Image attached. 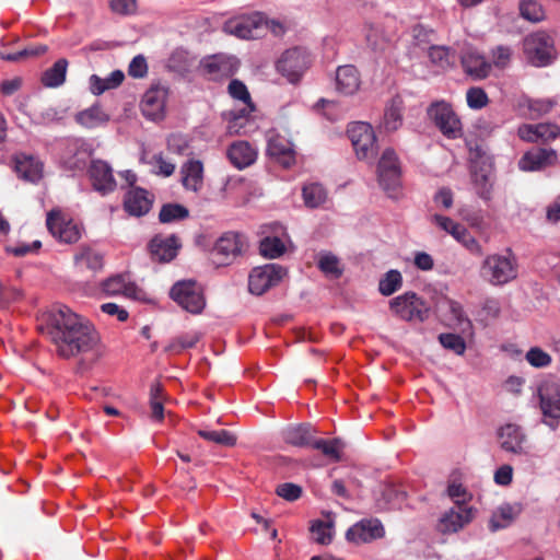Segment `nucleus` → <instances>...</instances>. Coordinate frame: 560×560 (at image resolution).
<instances>
[{"label": "nucleus", "mask_w": 560, "mask_h": 560, "mask_svg": "<svg viewBox=\"0 0 560 560\" xmlns=\"http://www.w3.org/2000/svg\"><path fill=\"white\" fill-rule=\"evenodd\" d=\"M45 329L60 358L88 357L80 364L91 366L104 354L95 327L66 305H54L47 312Z\"/></svg>", "instance_id": "obj_1"}, {"label": "nucleus", "mask_w": 560, "mask_h": 560, "mask_svg": "<svg viewBox=\"0 0 560 560\" xmlns=\"http://www.w3.org/2000/svg\"><path fill=\"white\" fill-rule=\"evenodd\" d=\"M348 137L359 160L369 164L376 163V174L380 186H383L385 149L382 148L374 129L368 122L357 121L349 125Z\"/></svg>", "instance_id": "obj_2"}, {"label": "nucleus", "mask_w": 560, "mask_h": 560, "mask_svg": "<svg viewBox=\"0 0 560 560\" xmlns=\"http://www.w3.org/2000/svg\"><path fill=\"white\" fill-rule=\"evenodd\" d=\"M518 276V262L511 248L503 254L486 256L480 266V277L491 285L501 287L514 281Z\"/></svg>", "instance_id": "obj_3"}, {"label": "nucleus", "mask_w": 560, "mask_h": 560, "mask_svg": "<svg viewBox=\"0 0 560 560\" xmlns=\"http://www.w3.org/2000/svg\"><path fill=\"white\" fill-rule=\"evenodd\" d=\"M523 51L526 60L535 67H546L557 57L555 39L545 31L528 34L523 39Z\"/></svg>", "instance_id": "obj_4"}, {"label": "nucleus", "mask_w": 560, "mask_h": 560, "mask_svg": "<svg viewBox=\"0 0 560 560\" xmlns=\"http://www.w3.org/2000/svg\"><path fill=\"white\" fill-rule=\"evenodd\" d=\"M247 238L236 231L224 232L211 249V258L217 267L232 265L247 248Z\"/></svg>", "instance_id": "obj_5"}, {"label": "nucleus", "mask_w": 560, "mask_h": 560, "mask_svg": "<svg viewBox=\"0 0 560 560\" xmlns=\"http://www.w3.org/2000/svg\"><path fill=\"white\" fill-rule=\"evenodd\" d=\"M171 299L186 312L198 315L206 307V296L200 284L195 280H180L173 284Z\"/></svg>", "instance_id": "obj_6"}, {"label": "nucleus", "mask_w": 560, "mask_h": 560, "mask_svg": "<svg viewBox=\"0 0 560 560\" xmlns=\"http://www.w3.org/2000/svg\"><path fill=\"white\" fill-rule=\"evenodd\" d=\"M392 312L400 319L422 323L429 317L430 306L416 293L406 292L390 301Z\"/></svg>", "instance_id": "obj_7"}, {"label": "nucleus", "mask_w": 560, "mask_h": 560, "mask_svg": "<svg viewBox=\"0 0 560 560\" xmlns=\"http://www.w3.org/2000/svg\"><path fill=\"white\" fill-rule=\"evenodd\" d=\"M428 116L448 139L462 136L460 120L448 103L444 101L432 103L428 108Z\"/></svg>", "instance_id": "obj_8"}, {"label": "nucleus", "mask_w": 560, "mask_h": 560, "mask_svg": "<svg viewBox=\"0 0 560 560\" xmlns=\"http://www.w3.org/2000/svg\"><path fill=\"white\" fill-rule=\"evenodd\" d=\"M223 28L241 39H255L262 35L267 25L260 13H254L231 19L224 23Z\"/></svg>", "instance_id": "obj_9"}, {"label": "nucleus", "mask_w": 560, "mask_h": 560, "mask_svg": "<svg viewBox=\"0 0 560 560\" xmlns=\"http://www.w3.org/2000/svg\"><path fill=\"white\" fill-rule=\"evenodd\" d=\"M285 273V269L276 264L256 267L249 273L248 290L253 294L261 295L270 288L277 285Z\"/></svg>", "instance_id": "obj_10"}, {"label": "nucleus", "mask_w": 560, "mask_h": 560, "mask_svg": "<svg viewBox=\"0 0 560 560\" xmlns=\"http://www.w3.org/2000/svg\"><path fill=\"white\" fill-rule=\"evenodd\" d=\"M46 225L50 234L60 243L73 244L81 238V226L66 217L59 210L47 214Z\"/></svg>", "instance_id": "obj_11"}, {"label": "nucleus", "mask_w": 560, "mask_h": 560, "mask_svg": "<svg viewBox=\"0 0 560 560\" xmlns=\"http://www.w3.org/2000/svg\"><path fill=\"white\" fill-rule=\"evenodd\" d=\"M308 65L310 58L306 51L295 47L282 54L277 62V70L291 83H295L308 68Z\"/></svg>", "instance_id": "obj_12"}, {"label": "nucleus", "mask_w": 560, "mask_h": 560, "mask_svg": "<svg viewBox=\"0 0 560 560\" xmlns=\"http://www.w3.org/2000/svg\"><path fill=\"white\" fill-rule=\"evenodd\" d=\"M88 175L93 189L103 196L113 192L117 187L113 167L104 160H91Z\"/></svg>", "instance_id": "obj_13"}, {"label": "nucleus", "mask_w": 560, "mask_h": 560, "mask_svg": "<svg viewBox=\"0 0 560 560\" xmlns=\"http://www.w3.org/2000/svg\"><path fill=\"white\" fill-rule=\"evenodd\" d=\"M168 88L160 82L153 83L144 93L140 107L144 117L151 120L164 117Z\"/></svg>", "instance_id": "obj_14"}, {"label": "nucleus", "mask_w": 560, "mask_h": 560, "mask_svg": "<svg viewBox=\"0 0 560 560\" xmlns=\"http://www.w3.org/2000/svg\"><path fill=\"white\" fill-rule=\"evenodd\" d=\"M538 395L544 422L555 429V421L560 419V386L556 383H545L539 387Z\"/></svg>", "instance_id": "obj_15"}, {"label": "nucleus", "mask_w": 560, "mask_h": 560, "mask_svg": "<svg viewBox=\"0 0 560 560\" xmlns=\"http://www.w3.org/2000/svg\"><path fill=\"white\" fill-rule=\"evenodd\" d=\"M180 247V241L175 234L168 236L158 234L148 244L150 257L156 262L172 261L177 256Z\"/></svg>", "instance_id": "obj_16"}, {"label": "nucleus", "mask_w": 560, "mask_h": 560, "mask_svg": "<svg viewBox=\"0 0 560 560\" xmlns=\"http://www.w3.org/2000/svg\"><path fill=\"white\" fill-rule=\"evenodd\" d=\"M92 154L93 149L86 142L78 139L70 140L61 155L62 165L69 171H83Z\"/></svg>", "instance_id": "obj_17"}, {"label": "nucleus", "mask_w": 560, "mask_h": 560, "mask_svg": "<svg viewBox=\"0 0 560 560\" xmlns=\"http://www.w3.org/2000/svg\"><path fill=\"white\" fill-rule=\"evenodd\" d=\"M472 518V509L456 501L455 505L442 515L438 528L443 534L456 533L471 522Z\"/></svg>", "instance_id": "obj_18"}, {"label": "nucleus", "mask_w": 560, "mask_h": 560, "mask_svg": "<svg viewBox=\"0 0 560 560\" xmlns=\"http://www.w3.org/2000/svg\"><path fill=\"white\" fill-rule=\"evenodd\" d=\"M383 535L384 527L380 520L363 518L347 530L346 539L354 544H366L382 538Z\"/></svg>", "instance_id": "obj_19"}, {"label": "nucleus", "mask_w": 560, "mask_h": 560, "mask_svg": "<svg viewBox=\"0 0 560 560\" xmlns=\"http://www.w3.org/2000/svg\"><path fill=\"white\" fill-rule=\"evenodd\" d=\"M387 198L395 201L405 197L400 161L393 149L387 148Z\"/></svg>", "instance_id": "obj_20"}, {"label": "nucleus", "mask_w": 560, "mask_h": 560, "mask_svg": "<svg viewBox=\"0 0 560 560\" xmlns=\"http://www.w3.org/2000/svg\"><path fill=\"white\" fill-rule=\"evenodd\" d=\"M14 171L18 176L30 183H37L43 177L44 164L34 155L16 153L13 156Z\"/></svg>", "instance_id": "obj_21"}, {"label": "nucleus", "mask_w": 560, "mask_h": 560, "mask_svg": "<svg viewBox=\"0 0 560 560\" xmlns=\"http://www.w3.org/2000/svg\"><path fill=\"white\" fill-rule=\"evenodd\" d=\"M267 153L285 168L295 163V151L292 143L279 133H272L268 138Z\"/></svg>", "instance_id": "obj_22"}, {"label": "nucleus", "mask_w": 560, "mask_h": 560, "mask_svg": "<svg viewBox=\"0 0 560 560\" xmlns=\"http://www.w3.org/2000/svg\"><path fill=\"white\" fill-rule=\"evenodd\" d=\"M316 430L310 423L290 424L281 431L284 443L295 447H311Z\"/></svg>", "instance_id": "obj_23"}, {"label": "nucleus", "mask_w": 560, "mask_h": 560, "mask_svg": "<svg viewBox=\"0 0 560 560\" xmlns=\"http://www.w3.org/2000/svg\"><path fill=\"white\" fill-rule=\"evenodd\" d=\"M557 160L552 149L537 148L526 152L518 161V167L525 172L539 171Z\"/></svg>", "instance_id": "obj_24"}, {"label": "nucleus", "mask_w": 560, "mask_h": 560, "mask_svg": "<svg viewBox=\"0 0 560 560\" xmlns=\"http://www.w3.org/2000/svg\"><path fill=\"white\" fill-rule=\"evenodd\" d=\"M499 439L501 447L510 453L524 454V442L526 435L522 431V428L514 423H508L500 428Z\"/></svg>", "instance_id": "obj_25"}, {"label": "nucleus", "mask_w": 560, "mask_h": 560, "mask_svg": "<svg viewBox=\"0 0 560 560\" xmlns=\"http://www.w3.org/2000/svg\"><path fill=\"white\" fill-rule=\"evenodd\" d=\"M226 154L233 166L238 170L250 166L257 159L256 149L249 142L244 140L231 143Z\"/></svg>", "instance_id": "obj_26"}, {"label": "nucleus", "mask_w": 560, "mask_h": 560, "mask_svg": "<svg viewBox=\"0 0 560 560\" xmlns=\"http://www.w3.org/2000/svg\"><path fill=\"white\" fill-rule=\"evenodd\" d=\"M465 73L475 80H482L489 75L491 66L485 57L477 51L467 50L460 57Z\"/></svg>", "instance_id": "obj_27"}, {"label": "nucleus", "mask_w": 560, "mask_h": 560, "mask_svg": "<svg viewBox=\"0 0 560 560\" xmlns=\"http://www.w3.org/2000/svg\"><path fill=\"white\" fill-rule=\"evenodd\" d=\"M152 201L148 197V191L142 188L130 189L124 199L125 210L135 217H141L151 209Z\"/></svg>", "instance_id": "obj_28"}, {"label": "nucleus", "mask_w": 560, "mask_h": 560, "mask_svg": "<svg viewBox=\"0 0 560 560\" xmlns=\"http://www.w3.org/2000/svg\"><path fill=\"white\" fill-rule=\"evenodd\" d=\"M336 86L338 92L345 95L354 94L360 86V75L352 65L338 67L336 71Z\"/></svg>", "instance_id": "obj_29"}, {"label": "nucleus", "mask_w": 560, "mask_h": 560, "mask_svg": "<svg viewBox=\"0 0 560 560\" xmlns=\"http://www.w3.org/2000/svg\"><path fill=\"white\" fill-rule=\"evenodd\" d=\"M74 265L79 271L90 270L95 273L103 268L104 256L93 247L82 246L74 255Z\"/></svg>", "instance_id": "obj_30"}, {"label": "nucleus", "mask_w": 560, "mask_h": 560, "mask_svg": "<svg viewBox=\"0 0 560 560\" xmlns=\"http://www.w3.org/2000/svg\"><path fill=\"white\" fill-rule=\"evenodd\" d=\"M125 80V73L121 70H114L108 77L101 78L92 74L89 79L90 91L94 95H101L106 91L113 90L121 85Z\"/></svg>", "instance_id": "obj_31"}, {"label": "nucleus", "mask_w": 560, "mask_h": 560, "mask_svg": "<svg viewBox=\"0 0 560 560\" xmlns=\"http://www.w3.org/2000/svg\"><path fill=\"white\" fill-rule=\"evenodd\" d=\"M183 185L186 189L198 191L203 184V165L198 160L188 161L182 168Z\"/></svg>", "instance_id": "obj_32"}, {"label": "nucleus", "mask_w": 560, "mask_h": 560, "mask_svg": "<svg viewBox=\"0 0 560 560\" xmlns=\"http://www.w3.org/2000/svg\"><path fill=\"white\" fill-rule=\"evenodd\" d=\"M311 447L318 450L329 460L337 463L341 459V452L345 447L343 442L340 439H317L316 436L311 444Z\"/></svg>", "instance_id": "obj_33"}, {"label": "nucleus", "mask_w": 560, "mask_h": 560, "mask_svg": "<svg viewBox=\"0 0 560 560\" xmlns=\"http://www.w3.org/2000/svg\"><path fill=\"white\" fill-rule=\"evenodd\" d=\"M68 61L65 58L58 59L50 68H48L42 77V82L47 88H57L66 80Z\"/></svg>", "instance_id": "obj_34"}, {"label": "nucleus", "mask_w": 560, "mask_h": 560, "mask_svg": "<svg viewBox=\"0 0 560 560\" xmlns=\"http://www.w3.org/2000/svg\"><path fill=\"white\" fill-rule=\"evenodd\" d=\"M302 197L307 208L320 207L327 199V191L319 183H308L302 188Z\"/></svg>", "instance_id": "obj_35"}, {"label": "nucleus", "mask_w": 560, "mask_h": 560, "mask_svg": "<svg viewBox=\"0 0 560 560\" xmlns=\"http://www.w3.org/2000/svg\"><path fill=\"white\" fill-rule=\"evenodd\" d=\"M108 119V115L104 113L98 104H94L75 115L77 122L86 128H93Z\"/></svg>", "instance_id": "obj_36"}, {"label": "nucleus", "mask_w": 560, "mask_h": 560, "mask_svg": "<svg viewBox=\"0 0 560 560\" xmlns=\"http://www.w3.org/2000/svg\"><path fill=\"white\" fill-rule=\"evenodd\" d=\"M471 179L479 197L485 200H489L492 189L490 171L487 167L474 168L471 172Z\"/></svg>", "instance_id": "obj_37"}, {"label": "nucleus", "mask_w": 560, "mask_h": 560, "mask_svg": "<svg viewBox=\"0 0 560 560\" xmlns=\"http://www.w3.org/2000/svg\"><path fill=\"white\" fill-rule=\"evenodd\" d=\"M520 16L532 23H539L546 19V12L540 2L537 0H520Z\"/></svg>", "instance_id": "obj_38"}, {"label": "nucleus", "mask_w": 560, "mask_h": 560, "mask_svg": "<svg viewBox=\"0 0 560 560\" xmlns=\"http://www.w3.org/2000/svg\"><path fill=\"white\" fill-rule=\"evenodd\" d=\"M405 103L400 95H395L387 107V132L396 131L402 126Z\"/></svg>", "instance_id": "obj_39"}, {"label": "nucleus", "mask_w": 560, "mask_h": 560, "mask_svg": "<svg viewBox=\"0 0 560 560\" xmlns=\"http://www.w3.org/2000/svg\"><path fill=\"white\" fill-rule=\"evenodd\" d=\"M103 291L108 295L124 294L130 296L135 292V287L128 283L120 275L110 277L102 283Z\"/></svg>", "instance_id": "obj_40"}, {"label": "nucleus", "mask_w": 560, "mask_h": 560, "mask_svg": "<svg viewBox=\"0 0 560 560\" xmlns=\"http://www.w3.org/2000/svg\"><path fill=\"white\" fill-rule=\"evenodd\" d=\"M189 217V210L179 203H165L162 206L159 220L161 223L183 221Z\"/></svg>", "instance_id": "obj_41"}, {"label": "nucleus", "mask_w": 560, "mask_h": 560, "mask_svg": "<svg viewBox=\"0 0 560 560\" xmlns=\"http://www.w3.org/2000/svg\"><path fill=\"white\" fill-rule=\"evenodd\" d=\"M318 269L327 277L338 279L342 276V268L337 256L331 253L322 254L317 261Z\"/></svg>", "instance_id": "obj_42"}, {"label": "nucleus", "mask_w": 560, "mask_h": 560, "mask_svg": "<svg viewBox=\"0 0 560 560\" xmlns=\"http://www.w3.org/2000/svg\"><path fill=\"white\" fill-rule=\"evenodd\" d=\"M198 435L206 441L222 445L234 446L236 436L228 430H198Z\"/></svg>", "instance_id": "obj_43"}, {"label": "nucleus", "mask_w": 560, "mask_h": 560, "mask_svg": "<svg viewBox=\"0 0 560 560\" xmlns=\"http://www.w3.org/2000/svg\"><path fill=\"white\" fill-rule=\"evenodd\" d=\"M429 58L433 65L442 69H447L455 62V55L445 46H431Z\"/></svg>", "instance_id": "obj_44"}, {"label": "nucleus", "mask_w": 560, "mask_h": 560, "mask_svg": "<svg viewBox=\"0 0 560 560\" xmlns=\"http://www.w3.org/2000/svg\"><path fill=\"white\" fill-rule=\"evenodd\" d=\"M453 237L460 243L470 254L475 256H482L483 248L480 243L471 235V233L464 226L460 225L453 235Z\"/></svg>", "instance_id": "obj_45"}, {"label": "nucleus", "mask_w": 560, "mask_h": 560, "mask_svg": "<svg viewBox=\"0 0 560 560\" xmlns=\"http://www.w3.org/2000/svg\"><path fill=\"white\" fill-rule=\"evenodd\" d=\"M200 340V334L189 332L183 334L174 338L165 348L166 352L180 353L185 349L194 348Z\"/></svg>", "instance_id": "obj_46"}, {"label": "nucleus", "mask_w": 560, "mask_h": 560, "mask_svg": "<svg viewBox=\"0 0 560 560\" xmlns=\"http://www.w3.org/2000/svg\"><path fill=\"white\" fill-rule=\"evenodd\" d=\"M334 522L316 520L312 523L310 530L315 536V541L320 545H329L332 540Z\"/></svg>", "instance_id": "obj_47"}, {"label": "nucleus", "mask_w": 560, "mask_h": 560, "mask_svg": "<svg viewBox=\"0 0 560 560\" xmlns=\"http://www.w3.org/2000/svg\"><path fill=\"white\" fill-rule=\"evenodd\" d=\"M285 250L283 242L279 237H265L260 241L259 252L264 257L273 259L280 257Z\"/></svg>", "instance_id": "obj_48"}, {"label": "nucleus", "mask_w": 560, "mask_h": 560, "mask_svg": "<svg viewBox=\"0 0 560 560\" xmlns=\"http://www.w3.org/2000/svg\"><path fill=\"white\" fill-rule=\"evenodd\" d=\"M47 50H48V47L43 44L30 45L22 50H19V51L12 52V54H8V55H3L2 59L8 60V61H20L22 59H26L30 57H36V56L44 55Z\"/></svg>", "instance_id": "obj_49"}, {"label": "nucleus", "mask_w": 560, "mask_h": 560, "mask_svg": "<svg viewBox=\"0 0 560 560\" xmlns=\"http://www.w3.org/2000/svg\"><path fill=\"white\" fill-rule=\"evenodd\" d=\"M513 520L512 508L510 505L500 506L498 512L494 513L489 522V527L492 532L505 528Z\"/></svg>", "instance_id": "obj_50"}, {"label": "nucleus", "mask_w": 560, "mask_h": 560, "mask_svg": "<svg viewBox=\"0 0 560 560\" xmlns=\"http://www.w3.org/2000/svg\"><path fill=\"white\" fill-rule=\"evenodd\" d=\"M439 341L445 349H448L458 355L464 354L466 350L465 340L456 334H440Z\"/></svg>", "instance_id": "obj_51"}, {"label": "nucleus", "mask_w": 560, "mask_h": 560, "mask_svg": "<svg viewBox=\"0 0 560 560\" xmlns=\"http://www.w3.org/2000/svg\"><path fill=\"white\" fill-rule=\"evenodd\" d=\"M450 313L455 325L464 332L471 328V322L459 302L450 301Z\"/></svg>", "instance_id": "obj_52"}, {"label": "nucleus", "mask_w": 560, "mask_h": 560, "mask_svg": "<svg viewBox=\"0 0 560 560\" xmlns=\"http://www.w3.org/2000/svg\"><path fill=\"white\" fill-rule=\"evenodd\" d=\"M467 105L471 109H481L489 103L487 93L481 88H470L466 93Z\"/></svg>", "instance_id": "obj_53"}, {"label": "nucleus", "mask_w": 560, "mask_h": 560, "mask_svg": "<svg viewBox=\"0 0 560 560\" xmlns=\"http://www.w3.org/2000/svg\"><path fill=\"white\" fill-rule=\"evenodd\" d=\"M526 360L534 368H546L551 363L550 354L538 347H533L527 351Z\"/></svg>", "instance_id": "obj_54"}, {"label": "nucleus", "mask_w": 560, "mask_h": 560, "mask_svg": "<svg viewBox=\"0 0 560 560\" xmlns=\"http://www.w3.org/2000/svg\"><path fill=\"white\" fill-rule=\"evenodd\" d=\"M202 68L206 73L209 74L213 80L230 75L226 69V65L220 61L218 58H212L205 61Z\"/></svg>", "instance_id": "obj_55"}, {"label": "nucleus", "mask_w": 560, "mask_h": 560, "mask_svg": "<svg viewBox=\"0 0 560 560\" xmlns=\"http://www.w3.org/2000/svg\"><path fill=\"white\" fill-rule=\"evenodd\" d=\"M276 493L282 499L293 502L301 498L302 488L292 482H284L277 487Z\"/></svg>", "instance_id": "obj_56"}, {"label": "nucleus", "mask_w": 560, "mask_h": 560, "mask_svg": "<svg viewBox=\"0 0 560 560\" xmlns=\"http://www.w3.org/2000/svg\"><path fill=\"white\" fill-rule=\"evenodd\" d=\"M148 73V63L142 55L132 58L128 67V74L135 79L144 78Z\"/></svg>", "instance_id": "obj_57"}, {"label": "nucleus", "mask_w": 560, "mask_h": 560, "mask_svg": "<svg viewBox=\"0 0 560 560\" xmlns=\"http://www.w3.org/2000/svg\"><path fill=\"white\" fill-rule=\"evenodd\" d=\"M228 90L230 95L235 100L242 101L244 103H249V101H252L246 85L240 80H232L228 86Z\"/></svg>", "instance_id": "obj_58"}, {"label": "nucleus", "mask_w": 560, "mask_h": 560, "mask_svg": "<svg viewBox=\"0 0 560 560\" xmlns=\"http://www.w3.org/2000/svg\"><path fill=\"white\" fill-rule=\"evenodd\" d=\"M431 221L435 223L439 228H441L443 231L451 234L452 236L455 235L458 228L462 225L452 220L451 218L441 214H433Z\"/></svg>", "instance_id": "obj_59"}, {"label": "nucleus", "mask_w": 560, "mask_h": 560, "mask_svg": "<svg viewBox=\"0 0 560 560\" xmlns=\"http://www.w3.org/2000/svg\"><path fill=\"white\" fill-rule=\"evenodd\" d=\"M433 35L432 30L427 28L421 24H417L412 27V39L417 46H423L431 42Z\"/></svg>", "instance_id": "obj_60"}, {"label": "nucleus", "mask_w": 560, "mask_h": 560, "mask_svg": "<svg viewBox=\"0 0 560 560\" xmlns=\"http://www.w3.org/2000/svg\"><path fill=\"white\" fill-rule=\"evenodd\" d=\"M512 56V50L508 46H498L492 50L493 63L495 67L504 68Z\"/></svg>", "instance_id": "obj_61"}, {"label": "nucleus", "mask_w": 560, "mask_h": 560, "mask_svg": "<svg viewBox=\"0 0 560 560\" xmlns=\"http://www.w3.org/2000/svg\"><path fill=\"white\" fill-rule=\"evenodd\" d=\"M110 8L115 13L127 15L136 11V0H110Z\"/></svg>", "instance_id": "obj_62"}, {"label": "nucleus", "mask_w": 560, "mask_h": 560, "mask_svg": "<svg viewBox=\"0 0 560 560\" xmlns=\"http://www.w3.org/2000/svg\"><path fill=\"white\" fill-rule=\"evenodd\" d=\"M536 132L538 136V140H550L559 136L560 128L557 125L552 124H538L536 125Z\"/></svg>", "instance_id": "obj_63"}, {"label": "nucleus", "mask_w": 560, "mask_h": 560, "mask_svg": "<svg viewBox=\"0 0 560 560\" xmlns=\"http://www.w3.org/2000/svg\"><path fill=\"white\" fill-rule=\"evenodd\" d=\"M101 310L109 316H117L119 322H126L129 317L128 312L116 303H104L101 305Z\"/></svg>", "instance_id": "obj_64"}]
</instances>
